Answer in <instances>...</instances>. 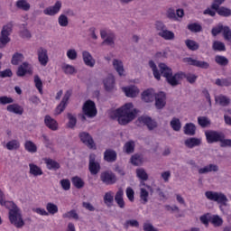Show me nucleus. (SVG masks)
<instances>
[{
  "label": "nucleus",
  "instance_id": "60",
  "mask_svg": "<svg viewBox=\"0 0 231 231\" xmlns=\"http://www.w3.org/2000/svg\"><path fill=\"white\" fill-rule=\"evenodd\" d=\"M34 84L39 91V93H42V80L38 75L34 76Z\"/></svg>",
  "mask_w": 231,
  "mask_h": 231
},
{
  "label": "nucleus",
  "instance_id": "1",
  "mask_svg": "<svg viewBox=\"0 0 231 231\" xmlns=\"http://www.w3.org/2000/svg\"><path fill=\"white\" fill-rule=\"evenodd\" d=\"M149 66L152 69L153 76L157 80H160L162 75V77L166 79V82H168L170 86H172V88H176V86H180V80H181L183 77H185V74H183V72H178L173 75L172 69H171L165 63H159L157 67L154 61L150 60Z\"/></svg>",
  "mask_w": 231,
  "mask_h": 231
},
{
  "label": "nucleus",
  "instance_id": "2",
  "mask_svg": "<svg viewBox=\"0 0 231 231\" xmlns=\"http://www.w3.org/2000/svg\"><path fill=\"white\" fill-rule=\"evenodd\" d=\"M115 115L117 116L120 125H127L136 118V109H134L133 103H126L121 108L116 109Z\"/></svg>",
  "mask_w": 231,
  "mask_h": 231
},
{
  "label": "nucleus",
  "instance_id": "6",
  "mask_svg": "<svg viewBox=\"0 0 231 231\" xmlns=\"http://www.w3.org/2000/svg\"><path fill=\"white\" fill-rule=\"evenodd\" d=\"M83 115L88 118H95L97 116V105L91 100H87L82 107Z\"/></svg>",
  "mask_w": 231,
  "mask_h": 231
},
{
  "label": "nucleus",
  "instance_id": "10",
  "mask_svg": "<svg viewBox=\"0 0 231 231\" xmlns=\"http://www.w3.org/2000/svg\"><path fill=\"white\" fill-rule=\"evenodd\" d=\"M62 8V2L61 1H56L55 4L51 6H49L43 10V14L45 15H50L51 17H53L60 12Z\"/></svg>",
  "mask_w": 231,
  "mask_h": 231
},
{
  "label": "nucleus",
  "instance_id": "41",
  "mask_svg": "<svg viewBox=\"0 0 231 231\" xmlns=\"http://www.w3.org/2000/svg\"><path fill=\"white\" fill-rule=\"evenodd\" d=\"M5 147L8 151H17L21 147V143L17 140H11L6 143Z\"/></svg>",
  "mask_w": 231,
  "mask_h": 231
},
{
  "label": "nucleus",
  "instance_id": "42",
  "mask_svg": "<svg viewBox=\"0 0 231 231\" xmlns=\"http://www.w3.org/2000/svg\"><path fill=\"white\" fill-rule=\"evenodd\" d=\"M136 176L137 178H139V180H142L143 181H147V180H149V175L143 168H138L136 170Z\"/></svg>",
  "mask_w": 231,
  "mask_h": 231
},
{
  "label": "nucleus",
  "instance_id": "64",
  "mask_svg": "<svg viewBox=\"0 0 231 231\" xmlns=\"http://www.w3.org/2000/svg\"><path fill=\"white\" fill-rule=\"evenodd\" d=\"M188 29H189L190 32H194L195 33H198V32H201V30H203V28L199 23L189 24Z\"/></svg>",
  "mask_w": 231,
  "mask_h": 231
},
{
  "label": "nucleus",
  "instance_id": "52",
  "mask_svg": "<svg viewBox=\"0 0 231 231\" xmlns=\"http://www.w3.org/2000/svg\"><path fill=\"white\" fill-rule=\"evenodd\" d=\"M124 151L127 154H131V153L134 152V142L130 141V142L125 143V144L124 146Z\"/></svg>",
  "mask_w": 231,
  "mask_h": 231
},
{
  "label": "nucleus",
  "instance_id": "50",
  "mask_svg": "<svg viewBox=\"0 0 231 231\" xmlns=\"http://www.w3.org/2000/svg\"><path fill=\"white\" fill-rule=\"evenodd\" d=\"M24 148L28 151V152H37V145L32 141H26L24 143Z\"/></svg>",
  "mask_w": 231,
  "mask_h": 231
},
{
  "label": "nucleus",
  "instance_id": "47",
  "mask_svg": "<svg viewBox=\"0 0 231 231\" xmlns=\"http://www.w3.org/2000/svg\"><path fill=\"white\" fill-rule=\"evenodd\" d=\"M67 117L69 119V123H68L69 129H74L75 125H77V117L71 113H68Z\"/></svg>",
  "mask_w": 231,
  "mask_h": 231
},
{
  "label": "nucleus",
  "instance_id": "23",
  "mask_svg": "<svg viewBox=\"0 0 231 231\" xmlns=\"http://www.w3.org/2000/svg\"><path fill=\"white\" fill-rule=\"evenodd\" d=\"M215 102L222 107H226V106H230L231 99L225 95H218L215 97Z\"/></svg>",
  "mask_w": 231,
  "mask_h": 231
},
{
  "label": "nucleus",
  "instance_id": "9",
  "mask_svg": "<svg viewBox=\"0 0 231 231\" xmlns=\"http://www.w3.org/2000/svg\"><path fill=\"white\" fill-rule=\"evenodd\" d=\"M96 159H97V155H95V153H91L89 155L88 170L90 174H92L93 176L100 172V163H98L96 161Z\"/></svg>",
  "mask_w": 231,
  "mask_h": 231
},
{
  "label": "nucleus",
  "instance_id": "55",
  "mask_svg": "<svg viewBox=\"0 0 231 231\" xmlns=\"http://www.w3.org/2000/svg\"><path fill=\"white\" fill-rule=\"evenodd\" d=\"M84 180L79 177L72 178V185L76 187V189H82L84 187Z\"/></svg>",
  "mask_w": 231,
  "mask_h": 231
},
{
  "label": "nucleus",
  "instance_id": "3",
  "mask_svg": "<svg viewBox=\"0 0 231 231\" xmlns=\"http://www.w3.org/2000/svg\"><path fill=\"white\" fill-rule=\"evenodd\" d=\"M5 207L9 210V221L15 228H23L24 226V219H23V213L17 204L14 202H5Z\"/></svg>",
  "mask_w": 231,
  "mask_h": 231
},
{
  "label": "nucleus",
  "instance_id": "38",
  "mask_svg": "<svg viewBox=\"0 0 231 231\" xmlns=\"http://www.w3.org/2000/svg\"><path fill=\"white\" fill-rule=\"evenodd\" d=\"M113 194H114L113 191H108L105 194L103 199L106 207H113V201H115V198L113 197Z\"/></svg>",
  "mask_w": 231,
  "mask_h": 231
},
{
  "label": "nucleus",
  "instance_id": "20",
  "mask_svg": "<svg viewBox=\"0 0 231 231\" xmlns=\"http://www.w3.org/2000/svg\"><path fill=\"white\" fill-rule=\"evenodd\" d=\"M117 158L116 151L113 149H106L104 152V160L108 163H113Z\"/></svg>",
  "mask_w": 231,
  "mask_h": 231
},
{
  "label": "nucleus",
  "instance_id": "8",
  "mask_svg": "<svg viewBox=\"0 0 231 231\" xmlns=\"http://www.w3.org/2000/svg\"><path fill=\"white\" fill-rule=\"evenodd\" d=\"M205 136L208 143H217L223 138V132L208 130L205 132Z\"/></svg>",
  "mask_w": 231,
  "mask_h": 231
},
{
  "label": "nucleus",
  "instance_id": "46",
  "mask_svg": "<svg viewBox=\"0 0 231 231\" xmlns=\"http://www.w3.org/2000/svg\"><path fill=\"white\" fill-rule=\"evenodd\" d=\"M185 44L189 50L191 51H196V50H199V43L192 41V40H186Z\"/></svg>",
  "mask_w": 231,
  "mask_h": 231
},
{
  "label": "nucleus",
  "instance_id": "22",
  "mask_svg": "<svg viewBox=\"0 0 231 231\" xmlns=\"http://www.w3.org/2000/svg\"><path fill=\"white\" fill-rule=\"evenodd\" d=\"M115 201L119 208H125V201H124V189L120 188L115 196Z\"/></svg>",
  "mask_w": 231,
  "mask_h": 231
},
{
  "label": "nucleus",
  "instance_id": "61",
  "mask_svg": "<svg viewBox=\"0 0 231 231\" xmlns=\"http://www.w3.org/2000/svg\"><path fill=\"white\" fill-rule=\"evenodd\" d=\"M220 147H231V140L230 139H225V134H222V138H220Z\"/></svg>",
  "mask_w": 231,
  "mask_h": 231
},
{
  "label": "nucleus",
  "instance_id": "62",
  "mask_svg": "<svg viewBox=\"0 0 231 231\" xmlns=\"http://www.w3.org/2000/svg\"><path fill=\"white\" fill-rule=\"evenodd\" d=\"M131 163L132 165H142V157L138 154H134L131 157Z\"/></svg>",
  "mask_w": 231,
  "mask_h": 231
},
{
  "label": "nucleus",
  "instance_id": "54",
  "mask_svg": "<svg viewBox=\"0 0 231 231\" xmlns=\"http://www.w3.org/2000/svg\"><path fill=\"white\" fill-rule=\"evenodd\" d=\"M198 124L200 127H208V125H210V119L207 116H199L198 117Z\"/></svg>",
  "mask_w": 231,
  "mask_h": 231
},
{
  "label": "nucleus",
  "instance_id": "30",
  "mask_svg": "<svg viewBox=\"0 0 231 231\" xmlns=\"http://www.w3.org/2000/svg\"><path fill=\"white\" fill-rule=\"evenodd\" d=\"M29 174L32 176L37 177V176H42V169L41 167L37 166V164L30 163L29 164Z\"/></svg>",
  "mask_w": 231,
  "mask_h": 231
},
{
  "label": "nucleus",
  "instance_id": "58",
  "mask_svg": "<svg viewBox=\"0 0 231 231\" xmlns=\"http://www.w3.org/2000/svg\"><path fill=\"white\" fill-rule=\"evenodd\" d=\"M224 30H225V26L219 23L218 25H217L211 30L212 36L216 37L217 35H219V33H221V32H224Z\"/></svg>",
  "mask_w": 231,
  "mask_h": 231
},
{
  "label": "nucleus",
  "instance_id": "4",
  "mask_svg": "<svg viewBox=\"0 0 231 231\" xmlns=\"http://www.w3.org/2000/svg\"><path fill=\"white\" fill-rule=\"evenodd\" d=\"M189 165L192 167V169H198L199 174H208V172H218L219 171V166L217 164H208L204 166L203 168H199L198 166V163L194 160H190L188 162Z\"/></svg>",
  "mask_w": 231,
  "mask_h": 231
},
{
  "label": "nucleus",
  "instance_id": "28",
  "mask_svg": "<svg viewBox=\"0 0 231 231\" xmlns=\"http://www.w3.org/2000/svg\"><path fill=\"white\" fill-rule=\"evenodd\" d=\"M183 131L187 136H194L196 134V125L194 123H187L183 127Z\"/></svg>",
  "mask_w": 231,
  "mask_h": 231
},
{
  "label": "nucleus",
  "instance_id": "26",
  "mask_svg": "<svg viewBox=\"0 0 231 231\" xmlns=\"http://www.w3.org/2000/svg\"><path fill=\"white\" fill-rule=\"evenodd\" d=\"M123 91L125 93L126 97H130L131 98H134V97H138L140 90L138 88L133 87H125L123 88Z\"/></svg>",
  "mask_w": 231,
  "mask_h": 231
},
{
  "label": "nucleus",
  "instance_id": "21",
  "mask_svg": "<svg viewBox=\"0 0 231 231\" xmlns=\"http://www.w3.org/2000/svg\"><path fill=\"white\" fill-rule=\"evenodd\" d=\"M184 145L188 149H194V147H199L201 145V139L196 137H189L184 141Z\"/></svg>",
  "mask_w": 231,
  "mask_h": 231
},
{
  "label": "nucleus",
  "instance_id": "32",
  "mask_svg": "<svg viewBox=\"0 0 231 231\" xmlns=\"http://www.w3.org/2000/svg\"><path fill=\"white\" fill-rule=\"evenodd\" d=\"M113 66L118 75L122 77V75H124L125 73L124 63L122 62V60L115 59L113 60Z\"/></svg>",
  "mask_w": 231,
  "mask_h": 231
},
{
  "label": "nucleus",
  "instance_id": "13",
  "mask_svg": "<svg viewBox=\"0 0 231 231\" xmlns=\"http://www.w3.org/2000/svg\"><path fill=\"white\" fill-rule=\"evenodd\" d=\"M138 121L140 122V124H143V125H146L149 131H154V129L158 127V123H156V121L152 120V118L149 116H141L138 118Z\"/></svg>",
  "mask_w": 231,
  "mask_h": 231
},
{
  "label": "nucleus",
  "instance_id": "17",
  "mask_svg": "<svg viewBox=\"0 0 231 231\" xmlns=\"http://www.w3.org/2000/svg\"><path fill=\"white\" fill-rule=\"evenodd\" d=\"M140 201L143 205H146L149 201V191L145 187V182L140 183Z\"/></svg>",
  "mask_w": 231,
  "mask_h": 231
},
{
  "label": "nucleus",
  "instance_id": "5",
  "mask_svg": "<svg viewBox=\"0 0 231 231\" xmlns=\"http://www.w3.org/2000/svg\"><path fill=\"white\" fill-rule=\"evenodd\" d=\"M205 196L209 201H216L219 205H223L226 207V203H228V199L225 194L216 191H206Z\"/></svg>",
  "mask_w": 231,
  "mask_h": 231
},
{
  "label": "nucleus",
  "instance_id": "31",
  "mask_svg": "<svg viewBox=\"0 0 231 231\" xmlns=\"http://www.w3.org/2000/svg\"><path fill=\"white\" fill-rule=\"evenodd\" d=\"M44 124L49 127V129H51V131H57V121L50 116H45L44 118Z\"/></svg>",
  "mask_w": 231,
  "mask_h": 231
},
{
  "label": "nucleus",
  "instance_id": "49",
  "mask_svg": "<svg viewBox=\"0 0 231 231\" xmlns=\"http://www.w3.org/2000/svg\"><path fill=\"white\" fill-rule=\"evenodd\" d=\"M214 51H226V47L225 46V43H223L222 42L219 41H215L213 42V46H212Z\"/></svg>",
  "mask_w": 231,
  "mask_h": 231
},
{
  "label": "nucleus",
  "instance_id": "16",
  "mask_svg": "<svg viewBox=\"0 0 231 231\" xmlns=\"http://www.w3.org/2000/svg\"><path fill=\"white\" fill-rule=\"evenodd\" d=\"M167 97L164 92H159L155 95V106L157 109H163L167 102Z\"/></svg>",
  "mask_w": 231,
  "mask_h": 231
},
{
  "label": "nucleus",
  "instance_id": "15",
  "mask_svg": "<svg viewBox=\"0 0 231 231\" xmlns=\"http://www.w3.org/2000/svg\"><path fill=\"white\" fill-rule=\"evenodd\" d=\"M81 142L88 145L89 149H93L95 147V141H93V137L87 132H81L79 134Z\"/></svg>",
  "mask_w": 231,
  "mask_h": 231
},
{
  "label": "nucleus",
  "instance_id": "44",
  "mask_svg": "<svg viewBox=\"0 0 231 231\" xmlns=\"http://www.w3.org/2000/svg\"><path fill=\"white\" fill-rule=\"evenodd\" d=\"M62 217L64 219H76L79 220V213H77V210L71 209L69 212H66L62 215Z\"/></svg>",
  "mask_w": 231,
  "mask_h": 231
},
{
  "label": "nucleus",
  "instance_id": "11",
  "mask_svg": "<svg viewBox=\"0 0 231 231\" xmlns=\"http://www.w3.org/2000/svg\"><path fill=\"white\" fill-rule=\"evenodd\" d=\"M100 178L105 185H114V183H116V175L111 171L102 172Z\"/></svg>",
  "mask_w": 231,
  "mask_h": 231
},
{
  "label": "nucleus",
  "instance_id": "12",
  "mask_svg": "<svg viewBox=\"0 0 231 231\" xmlns=\"http://www.w3.org/2000/svg\"><path fill=\"white\" fill-rule=\"evenodd\" d=\"M69 97H71V90H67L61 102L55 109V115H60V113H63L64 109H66V106H68V100H69Z\"/></svg>",
  "mask_w": 231,
  "mask_h": 231
},
{
  "label": "nucleus",
  "instance_id": "63",
  "mask_svg": "<svg viewBox=\"0 0 231 231\" xmlns=\"http://www.w3.org/2000/svg\"><path fill=\"white\" fill-rule=\"evenodd\" d=\"M223 35H224V39L226 41H229V42H231V29H230V27L224 26Z\"/></svg>",
  "mask_w": 231,
  "mask_h": 231
},
{
  "label": "nucleus",
  "instance_id": "33",
  "mask_svg": "<svg viewBox=\"0 0 231 231\" xmlns=\"http://www.w3.org/2000/svg\"><path fill=\"white\" fill-rule=\"evenodd\" d=\"M218 14L221 17H230L231 15V10L227 7L218 5L217 9H212Z\"/></svg>",
  "mask_w": 231,
  "mask_h": 231
},
{
  "label": "nucleus",
  "instance_id": "45",
  "mask_svg": "<svg viewBox=\"0 0 231 231\" xmlns=\"http://www.w3.org/2000/svg\"><path fill=\"white\" fill-rule=\"evenodd\" d=\"M23 60H24L23 53L16 52L13 55L11 62L14 66H17L19 63L23 62Z\"/></svg>",
  "mask_w": 231,
  "mask_h": 231
},
{
  "label": "nucleus",
  "instance_id": "29",
  "mask_svg": "<svg viewBox=\"0 0 231 231\" xmlns=\"http://www.w3.org/2000/svg\"><path fill=\"white\" fill-rule=\"evenodd\" d=\"M215 84L216 86H218V88H230L231 77L217 79Z\"/></svg>",
  "mask_w": 231,
  "mask_h": 231
},
{
  "label": "nucleus",
  "instance_id": "7",
  "mask_svg": "<svg viewBox=\"0 0 231 231\" xmlns=\"http://www.w3.org/2000/svg\"><path fill=\"white\" fill-rule=\"evenodd\" d=\"M10 33H12V24L4 25L0 35V49L10 42Z\"/></svg>",
  "mask_w": 231,
  "mask_h": 231
},
{
  "label": "nucleus",
  "instance_id": "27",
  "mask_svg": "<svg viewBox=\"0 0 231 231\" xmlns=\"http://www.w3.org/2000/svg\"><path fill=\"white\" fill-rule=\"evenodd\" d=\"M6 110L14 115H23V113H24V108L18 104L8 105Z\"/></svg>",
  "mask_w": 231,
  "mask_h": 231
},
{
  "label": "nucleus",
  "instance_id": "59",
  "mask_svg": "<svg viewBox=\"0 0 231 231\" xmlns=\"http://www.w3.org/2000/svg\"><path fill=\"white\" fill-rule=\"evenodd\" d=\"M61 68L66 75H73L75 73V67L71 65L64 64Z\"/></svg>",
  "mask_w": 231,
  "mask_h": 231
},
{
  "label": "nucleus",
  "instance_id": "24",
  "mask_svg": "<svg viewBox=\"0 0 231 231\" xmlns=\"http://www.w3.org/2000/svg\"><path fill=\"white\" fill-rule=\"evenodd\" d=\"M103 84L105 86L106 91H113V89H115V77H113V75H108L103 80Z\"/></svg>",
  "mask_w": 231,
  "mask_h": 231
},
{
  "label": "nucleus",
  "instance_id": "14",
  "mask_svg": "<svg viewBox=\"0 0 231 231\" xmlns=\"http://www.w3.org/2000/svg\"><path fill=\"white\" fill-rule=\"evenodd\" d=\"M38 60L41 66H47L48 62H50V57H48V50L43 47H40L37 50Z\"/></svg>",
  "mask_w": 231,
  "mask_h": 231
},
{
  "label": "nucleus",
  "instance_id": "43",
  "mask_svg": "<svg viewBox=\"0 0 231 231\" xmlns=\"http://www.w3.org/2000/svg\"><path fill=\"white\" fill-rule=\"evenodd\" d=\"M209 221L214 226H223V218H221V217H219L218 215H213L212 217H210Z\"/></svg>",
  "mask_w": 231,
  "mask_h": 231
},
{
  "label": "nucleus",
  "instance_id": "39",
  "mask_svg": "<svg viewBox=\"0 0 231 231\" xmlns=\"http://www.w3.org/2000/svg\"><path fill=\"white\" fill-rule=\"evenodd\" d=\"M170 125L173 131L179 132L181 131V121L179 118L173 117L170 122Z\"/></svg>",
  "mask_w": 231,
  "mask_h": 231
},
{
  "label": "nucleus",
  "instance_id": "40",
  "mask_svg": "<svg viewBox=\"0 0 231 231\" xmlns=\"http://www.w3.org/2000/svg\"><path fill=\"white\" fill-rule=\"evenodd\" d=\"M46 210H47L48 216L50 214L51 216H54V214H57V212H59V207L56 204L49 202L46 205Z\"/></svg>",
  "mask_w": 231,
  "mask_h": 231
},
{
  "label": "nucleus",
  "instance_id": "53",
  "mask_svg": "<svg viewBox=\"0 0 231 231\" xmlns=\"http://www.w3.org/2000/svg\"><path fill=\"white\" fill-rule=\"evenodd\" d=\"M215 61L219 66H228V59H226V57L225 56H219V55L216 56Z\"/></svg>",
  "mask_w": 231,
  "mask_h": 231
},
{
  "label": "nucleus",
  "instance_id": "35",
  "mask_svg": "<svg viewBox=\"0 0 231 231\" xmlns=\"http://www.w3.org/2000/svg\"><path fill=\"white\" fill-rule=\"evenodd\" d=\"M30 64H28V62H23L19 68L18 70L16 72V75L18 77H24V75H26L27 73L30 72V68H29Z\"/></svg>",
  "mask_w": 231,
  "mask_h": 231
},
{
  "label": "nucleus",
  "instance_id": "51",
  "mask_svg": "<svg viewBox=\"0 0 231 231\" xmlns=\"http://www.w3.org/2000/svg\"><path fill=\"white\" fill-rule=\"evenodd\" d=\"M58 23L60 26H61L62 28H66V26L69 24V20H68V16L66 14H60L58 17Z\"/></svg>",
  "mask_w": 231,
  "mask_h": 231
},
{
  "label": "nucleus",
  "instance_id": "36",
  "mask_svg": "<svg viewBox=\"0 0 231 231\" xmlns=\"http://www.w3.org/2000/svg\"><path fill=\"white\" fill-rule=\"evenodd\" d=\"M15 6L16 8H18L19 10H23V12H28L31 8L30 3H28V1L26 0H18L15 3Z\"/></svg>",
  "mask_w": 231,
  "mask_h": 231
},
{
  "label": "nucleus",
  "instance_id": "34",
  "mask_svg": "<svg viewBox=\"0 0 231 231\" xmlns=\"http://www.w3.org/2000/svg\"><path fill=\"white\" fill-rule=\"evenodd\" d=\"M158 35L159 37H162V39H164V41H174L176 37L172 32V31H169L167 29L163 32H159Z\"/></svg>",
  "mask_w": 231,
  "mask_h": 231
},
{
  "label": "nucleus",
  "instance_id": "57",
  "mask_svg": "<svg viewBox=\"0 0 231 231\" xmlns=\"http://www.w3.org/2000/svg\"><path fill=\"white\" fill-rule=\"evenodd\" d=\"M166 17L171 21H178V17L176 16V11L172 8H169L166 11Z\"/></svg>",
  "mask_w": 231,
  "mask_h": 231
},
{
  "label": "nucleus",
  "instance_id": "25",
  "mask_svg": "<svg viewBox=\"0 0 231 231\" xmlns=\"http://www.w3.org/2000/svg\"><path fill=\"white\" fill-rule=\"evenodd\" d=\"M156 95H154V90L152 88L144 90L142 93V100L143 102L149 103V102H153Z\"/></svg>",
  "mask_w": 231,
  "mask_h": 231
},
{
  "label": "nucleus",
  "instance_id": "56",
  "mask_svg": "<svg viewBox=\"0 0 231 231\" xmlns=\"http://www.w3.org/2000/svg\"><path fill=\"white\" fill-rule=\"evenodd\" d=\"M129 226L138 228V226H140V223L136 219L126 220L124 224V227L127 229Z\"/></svg>",
  "mask_w": 231,
  "mask_h": 231
},
{
  "label": "nucleus",
  "instance_id": "37",
  "mask_svg": "<svg viewBox=\"0 0 231 231\" xmlns=\"http://www.w3.org/2000/svg\"><path fill=\"white\" fill-rule=\"evenodd\" d=\"M45 163L49 171H57L58 169H60V164L52 159H45Z\"/></svg>",
  "mask_w": 231,
  "mask_h": 231
},
{
  "label": "nucleus",
  "instance_id": "19",
  "mask_svg": "<svg viewBox=\"0 0 231 231\" xmlns=\"http://www.w3.org/2000/svg\"><path fill=\"white\" fill-rule=\"evenodd\" d=\"M82 58L83 62L86 64V66H88V68H95L96 60L93 59V56L89 51H84L82 52Z\"/></svg>",
  "mask_w": 231,
  "mask_h": 231
},
{
  "label": "nucleus",
  "instance_id": "48",
  "mask_svg": "<svg viewBox=\"0 0 231 231\" xmlns=\"http://www.w3.org/2000/svg\"><path fill=\"white\" fill-rule=\"evenodd\" d=\"M115 39L116 37L113 33L108 34L102 42V46L106 44V46H111L112 48L115 47Z\"/></svg>",
  "mask_w": 231,
  "mask_h": 231
},
{
  "label": "nucleus",
  "instance_id": "18",
  "mask_svg": "<svg viewBox=\"0 0 231 231\" xmlns=\"http://www.w3.org/2000/svg\"><path fill=\"white\" fill-rule=\"evenodd\" d=\"M187 62H189L190 66H196V68H201L202 69H208L210 68L208 62L194 60L192 58H188Z\"/></svg>",
  "mask_w": 231,
  "mask_h": 231
}]
</instances>
